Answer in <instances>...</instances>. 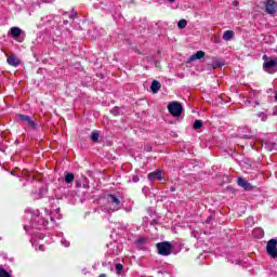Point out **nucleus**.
I'll return each mask as SVG.
<instances>
[{
    "label": "nucleus",
    "mask_w": 277,
    "mask_h": 277,
    "mask_svg": "<svg viewBox=\"0 0 277 277\" xmlns=\"http://www.w3.org/2000/svg\"><path fill=\"white\" fill-rule=\"evenodd\" d=\"M156 246L158 254H161L162 256H170V254H172V243L164 241L157 243Z\"/></svg>",
    "instance_id": "2"
},
{
    "label": "nucleus",
    "mask_w": 277,
    "mask_h": 277,
    "mask_svg": "<svg viewBox=\"0 0 277 277\" xmlns=\"http://www.w3.org/2000/svg\"><path fill=\"white\" fill-rule=\"evenodd\" d=\"M256 106H259V102H254L253 107H256Z\"/></svg>",
    "instance_id": "32"
},
{
    "label": "nucleus",
    "mask_w": 277,
    "mask_h": 277,
    "mask_svg": "<svg viewBox=\"0 0 277 277\" xmlns=\"http://www.w3.org/2000/svg\"><path fill=\"white\" fill-rule=\"evenodd\" d=\"M72 181H75V174H72V173H67V174L65 175V182H66V183H72Z\"/></svg>",
    "instance_id": "18"
},
{
    "label": "nucleus",
    "mask_w": 277,
    "mask_h": 277,
    "mask_svg": "<svg viewBox=\"0 0 277 277\" xmlns=\"http://www.w3.org/2000/svg\"><path fill=\"white\" fill-rule=\"evenodd\" d=\"M273 116H277V106L273 110Z\"/></svg>",
    "instance_id": "28"
},
{
    "label": "nucleus",
    "mask_w": 277,
    "mask_h": 277,
    "mask_svg": "<svg viewBox=\"0 0 277 277\" xmlns=\"http://www.w3.org/2000/svg\"><path fill=\"white\" fill-rule=\"evenodd\" d=\"M193 129L195 130L202 129V120H195L193 124Z\"/></svg>",
    "instance_id": "19"
},
{
    "label": "nucleus",
    "mask_w": 277,
    "mask_h": 277,
    "mask_svg": "<svg viewBox=\"0 0 277 277\" xmlns=\"http://www.w3.org/2000/svg\"><path fill=\"white\" fill-rule=\"evenodd\" d=\"M275 101H277V92H276V94H275Z\"/></svg>",
    "instance_id": "35"
},
{
    "label": "nucleus",
    "mask_w": 277,
    "mask_h": 277,
    "mask_svg": "<svg viewBox=\"0 0 277 277\" xmlns=\"http://www.w3.org/2000/svg\"><path fill=\"white\" fill-rule=\"evenodd\" d=\"M39 238H40V239H44V235L40 234V235H39Z\"/></svg>",
    "instance_id": "31"
},
{
    "label": "nucleus",
    "mask_w": 277,
    "mask_h": 277,
    "mask_svg": "<svg viewBox=\"0 0 277 277\" xmlns=\"http://www.w3.org/2000/svg\"><path fill=\"white\" fill-rule=\"evenodd\" d=\"M64 25H68V21H64Z\"/></svg>",
    "instance_id": "33"
},
{
    "label": "nucleus",
    "mask_w": 277,
    "mask_h": 277,
    "mask_svg": "<svg viewBox=\"0 0 277 277\" xmlns=\"http://www.w3.org/2000/svg\"><path fill=\"white\" fill-rule=\"evenodd\" d=\"M256 116L261 119L262 122H267L268 115L265 111H260Z\"/></svg>",
    "instance_id": "17"
},
{
    "label": "nucleus",
    "mask_w": 277,
    "mask_h": 277,
    "mask_svg": "<svg viewBox=\"0 0 277 277\" xmlns=\"http://www.w3.org/2000/svg\"><path fill=\"white\" fill-rule=\"evenodd\" d=\"M213 66H214V68H217V67L222 66V64H220V61H215L213 63Z\"/></svg>",
    "instance_id": "27"
},
{
    "label": "nucleus",
    "mask_w": 277,
    "mask_h": 277,
    "mask_svg": "<svg viewBox=\"0 0 277 277\" xmlns=\"http://www.w3.org/2000/svg\"><path fill=\"white\" fill-rule=\"evenodd\" d=\"M177 27H179V29H185V27H187V21L186 19H181L177 23Z\"/></svg>",
    "instance_id": "20"
},
{
    "label": "nucleus",
    "mask_w": 277,
    "mask_h": 277,
    "mask_svg": "<svg viewBox=\"0 0 277 277\" xmlns=\"http://www.w3.org/2000/svg\"><path fill=\"white\" fill-rule=\"evenodd\" d=\"M117 111H118V109L117 108H114L113 110H111V114H117Z\"/></svg>",
    "instance_id": "29"
},
{
    "label": "nucleus",
    "mask_w": 277,
    "mask_h": 277,
    "mask_svg": "<svg viewBox=\"0 0 277 277\" xmlns=\"http://www.w3.org/2000/svg\"><path fill=\"white\" fill-rule=\"evenodd\" d=\"M263 68L266 72H268V75H274V72H277V57L264 62Z\"/></svg>",
    "instance_id": "3"
},
{
    "label": "nucleus",
    "mask_w": 277,
    "mask_h": 277,
    "mask_svg": "<svg viewBox=\"0 0 277 277\" xmlns=\"http://www.w3.org/2000/svg\"><path fill=\"white\" fill-rule=\"evenodd\" d=\"M24 229H25V230H29V226L24 225Z\"/></svg>",
    "instance_id": "30"
},
{
    "label": "nucleus",
    "mask_w": 277,
    "mask_h": 277,
    "mask_svg": "<svg viewBox=\"0 0 277 277\" xmlns=\"http://www.w3.org/2000/svg\"><path fill=\"white\" fill-rule=\"evenodd\" d=\"M150 90L154 94H157V92H159V90H161V83H159V81H157V80H154L151 82Z\"/></svg>",
    "instance_id": "11"
},
{
    "label": "nucleus",
    "mask_w": 277,
    "mask_h": 277,
    "mask_svg": "<svg viewBox=\"0 0 277 277\" xmlns=\"http://www.w3.org/2000/svg\"><path fill=\"white\" fill-rule=\"evenodd\" d=\"M168 109L171 116H174L175 118H177L179 116H181V114H183V106L179 102H173L169 104Z\"/></svg>",
    "instance_id": "4"
},
{
    "label": "nucleus",
    "mask_w": 277,
    "mask_h": 277,
    "mask_svg": "<svg viewBox=\"0 0 277 277\" xmlns=\"http://www.w3.org/2000/svg\"><path fill=\"white\" fill-rule=\"evenodd\" d=\"M91 140H92V142H98V133L93 132V133L91 134Z\"/></svg>",
    "instance_id": "25"
},
{
    "label": "nucleus",
    "mask_w": 277,
    "mask_h": 277,
    "mask_svg": "<svg viewBox=\"0 0 277 277\" xmlns=\"http://www.w3.org/2000/svg\"><path fill=\"white\" fill-rule=\"evenodd\" d=\"M22 34L21 28L18 27H12L11 28V35L13 36V38H18Z\"/></svg>",
    "instance_id": "15"
},
{
    "label": "nucleus",
    "mask_w": 277,
    "mask_h": 277,
    "mask_svg": "<svg viewBox=\"0 0 277 277\" xmlns=\"http://www.w3.org/2000/svg\"><path fill=\"white\" fill-rule=\"evenodd\" d=\"M265 12H267L268 14H276V12H277L276 1L266 0Z\"/></svg>",
    "instance_id": "6"
},
{
    "label": "nucleus",
    "mask_w": 277,
    "mask_h": 277,
    "mask_svg": "<svg viewBox=\"0 0 277 277\" xmlns=\"http://www.w3.org/2000/svg\"><path fill=\"white\" fill-rule=\"evenodd\" d=\"M202 57H205V51H198L188 58V62H196V60H202Z\"/></svg>",
    "instance_id": "10"
},
{
    "label": "nucleus",
    "mask_w": 277,
    "mask_h": 277,
    "mask_svg": "<svg viewBox=\"0 0 277 277\" xmlns=\"http://www.w3.org/2000/svg\"><path fill=\"white\" fill-rule=\"evenodd\" d=\"M0 277H12V275H10L5 268L0 267Z\"/></svg>",
    "instance_id": "21"
},
{
    "label": "nucleus",
    "mask_w": 277,
    "mask_h": 277,
    "mask_svg": "<svg viewBox=\"0 0 277 277\" xmlns=\"http://www.w3.org/2000/svg\"><path fill=\"white\" fill-rule=\"evenodd\" d=\"M233 35H234L233 30H226L223 35V40H226V41L233 40Z\"/></svg>",
    "instance_id": "16"
},
{
    "label": "nucleus",
    "mask_w": 277,
    "mask_h": 277,
    "mask_svg": "<svg viewBox=\"0 0 277 277\" xmlns=\"http://www.w3.org/2000/svg\"><path fill=\"white\" fill-rule=\"evenodd\" d=\"M234 5H237V2H234Z\"/></svg>",
    "instance_id": "40"
},
{
    "label": "nucleus",
    "mask_w": 277,
    "mask_h": 277,
    "mask_svg": "<svg viewBox=\"0 0 277 277\" xmlns=\"http://www.w3.org/2000/svg\"><path fill=\"white\" fill-rule=\"evenodd\" d=\"M266 252L272 259H277V240L271 239L266 245Z\"/></svg>",
    "instance_id": "5"
},
{
    "label": "nucleus",
    "mask_w": 277,
    "mask_h": 277,
    "mask_svg": "<svg viewBox=\"0 0 277 277\" xmlns=\"http://www.w3.org/2000/svg\"><path fill=\"white\" fill-rule=\"evenodd\" d=\"M19 118L24 122H27V124H29V127H36V123L34 122V120H31V117L26 116V115H21Z\"/></svg>",
    "instance_id": "13"
},
{
    "label": "nucleus",
    "mask_w": 277,
    "mask_h": 277,
    "mask_svg": "<svg viewBox=\"0 0 277 277\" xmlns=\"http://www.w3.org/2000/svg\"><path fill=\"white\" fill-rule=\"evenodd\" d=\"M6 63L9 66H14L16 68V66H21V58H17V56L13 54L8 57Z\"/></svg>",
    "instance_id": "7"
},
{
    "label": "nucleus",
    "mask_w": 277,
    "mask_h": 277,
    "mask_svg": "<svg viewBox=\"0 0 277 277\" xmlns=\"http://www.w3.org/2000/svg\"><path fill=\"white\" fill-rule=\"evenodd\" d=\"M61 243H62V246H64L65 248H69L70 247V241H68V240H66V239H62L61 240Z\"/></svg>",
    "instance_id": "26"
},
{
    "label": "nucleus",
    "mask_w": 277,
    "mask_h": 277,
    "mask_svg": "<svg viewBox=\"0 0 277 277\" xmlns=\"http://www.w3.org/2000/svg\"><path fill=\"white\" fill-rule=\"evenodd\" d=\"M264 236H265V233L263 232V229L255 228L253 230V237H256V239H263Z\"/></svg>",
    "instance_id": "14"
},
{
    "label": "nucleus",
    "mask_w": 277,
    "mask_h": 277,
    "mask_svg": "<svg viewBox=\"0 0 277 277\" xmlns=\"http://www.w3.org/2000/svg\"><path fill=\"white\" fill-rule=\"evenodd\" d=\"M111 254H115V256H118V254H120V249L118 247H116L115 245L113 246Z\"/></svg>",
    "instance_id": "24"
},
{
    "label": "nucleus",
    "mask_w": 277,
    "mask_h": 277,
    "mask_svg": "<svg viewBox=\"0 0 277 277\" xmlns=\"http://www.w3.org/2000/svg\"><path fill=\"white\" fill-rule=\"evenodd\" d=\"M104 209L106 211H120V199L115 195H107Z\"/></svg>",
    "instance_id": "1"
},
{
    "label": "nucleus",
    "mask_w": 277,
    "mask_h": 277,
    "mask_svg": "<svg viewBox=\"0 0 277 277\" xmlns=\"http://www.w3.org/2000/svg\"><path fill=\"white\" fill-rule=\"evenodd\" d=\"M247 103H252L250 100H247Z\"/></svg>",
    "instance_id": "38"
},
{
    "label": "nucleus",
    "mask_w": 277,
    "mask_h": 277,
    "mask_svg": "<svg viewBox=\"0 0 277 277\" xmlns=\"http://www.w3.org/2000/svg\"><path fill=\"white\" fill-rule=\"evenodd\" d=\"M32 246L36 248V250H40L41 252H44V246L38 245L36 242H32Z\"/></svg>",
    "instance_id": "23"
},
{
    "label": "nucleus",
    "mask_w": 277,
    "mask_h": 277,
    "mask_svg": "<svg viewBox=\"0 0 277 277\" xmlns=\"http://www.w3.org/2000/svg\"><path fill=\"white\" fill-rule=\"evenodd\" d=\"M263 60H267V55H264V56H263Z\"/></svg>",
    "instance_id": "34"
},
{
    "label": "nucleus",
    "mask_w": 277,
    "mask_h": 277,
    "mask_svg": "<svg viewBox=\"0 0 277 277\" xmlns=\"http://www.w3.org/2000/svg\"><path fill=\"white\" fill-rule=\"evenodd\" d=\"M115 269H116L117 274L120 275L122 273V271L124 269V266H122V264H116Z\"/></svg>",
    "instance_id": "22"
},
{
    "label": "nucleus",
    "mask_w": 277,
    "mask_h": 277,
    "mask_svg": "<svg viewBox=\"0 0 277 277\" xmlns=\"http://www.w3.org/2000/svg\"><path fill=\"white\" fill-rule=\"evenodd\" d=\"M243 137L248 138V137H250V135H245Z\"/></svg>",
    "instance_id": "36"
},
{
    "label": "nucleus",
    "mask_w": 277,
    "mask_h": 277,
    "mask_svg": "<svg viewBox=\"0 0 277 277\" xmlns=\"http://www.w3.org/2000/svg\"><path fill=\"white\" fill-rule=\"evenodd\" d=\"M237 183H238L239 187H242V189H246L247 192H250V189H252V184H250L243 177H238Z\"/></svg>",
    "instance_id": "8"
},
{
    "label": "nucleus",
    "mask_w": 277,
    "mask_h": 277,
    "mask_svg": "<svg viewBox=\"0 0 277 277\" xmlns=\"http://www.w3.org/2000/svg\"><path fill=\"white\" fill-rule=\"evenodd\" d=\"M51 220L52 222H55V220H62V213H60V208H56L54 211H52Z\"/></svg>",
    "instance_id": "12"
},
{
    "label": "nucleus",
    "mask_w": 277,
    "mask_h": 277,
    "mask_svg": "<svg viewBox=\"0 0 277 277\" xmlns=\"http://www.w3.org/2000/svg\"><path fill=\"white\" fill-rule=\"evenodd\" d=\"M149 181H163V176L161 175L160 170H156L148 174Z\"/></svg>",
    "instance_id": "9"
},
{
    "label": "nucleus",
    "mask_w": 277,
    "mask_h": 277,
    "mask_svg": "<svg viewBox=\"0 0 277 277\" xmlns=\"http://www.w3.org/2000/svg\"><path fill=\"white\" fill-rule=\"evenodd\" d=\"M251 221H252V219H248V220H247V222H251Z\"/></svg>",
    "instance_id": "37"
},
{
    "label": "nucleus",
    "mask_w": 277,
    "mask_h": 277,
    "mask_svg": "<svg viewBox=\"0 0 277 277\" xmlns=\"http://www.w3.org/2000/svg\"><path fill=\"white\" fill-rule=\"evenodd\" d=\"M171 3H173L174 0H169Z\"/></svg>",
    "instance_id": "39"
}]
</instances>
